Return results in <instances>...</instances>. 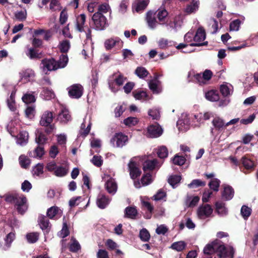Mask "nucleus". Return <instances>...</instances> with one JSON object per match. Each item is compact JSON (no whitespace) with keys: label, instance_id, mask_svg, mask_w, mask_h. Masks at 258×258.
Instances as JSON below:
<instances>
[{"label":"nucleus","instance_id":"nucleus-18","mask_svg":"<svg viewBox=\"0 0 258 258\" xmlns=\"http://www.w3.org/2000/svg\"><path fill=\"white\" fill-rule=\"evenodd\" d=\"M160 83L161 82L158 80V77H155L154 80H151L149 82L150 89L154 93H159L160 92V89L159 87V85Z\"/></svg>","mask_w":258,"mask_h":258},{"label":"nucleus","instance_id":"nucleus-62","mask_svg":"<svg viewBox=\"0 0 258 258\" xmlns=\"http://www.w3.org/2000/svg\"><path fill=\"white\" fill-rule=\"evenodd\" d=\"M15 16L16 18L21 21L26 20L27 17V12L26 11H21L15 13Z\"/></svg>","mask_w":258,"mask_h":258},{"label":"nucleus","instance_id":"nucleus-5","mask_svg":"<svg viewBox=\"0 0 258 258\" xmlns=\"http://www.w3.org/2000/svg\"><path fill=\"white\" fill-rule=\"evenodd\" d=\"M69 96L74 99H79L83 93V87L80 84H74L68 88Z\"/></svg>","mask_w":258,"mask_h":258},{"label":"nucleus","instance_id":"nucleus-3","mask_svg":"<svg viewBox=\"0 0 258 258\" xmlns=\"http://www.w3.org/2000/svg\"><path fill=\"white\" fill-rule=\"evenodd\" d=\"M92 20L93 22L94 28L96 30H103L107 25L106 18L104 15L99 13H95L92 17Z\"/></svg>","mask_w":258,"mask_h":258},{"label":"nucleus","instance_id":"nucleus-60","mask_svg":"<svg viewBox=\"0 0 258 258\" xmlns=\"http://www.w3.org/2000/svg\"><path fill=\"white\" fill-rule=\"evenodd\" d=\"M69 228L66 221L63 222L62 228L61 230V236L65 238L70 234Z\"/></svg>","mask_w":258,"mask_h":258},{"label":"nucleus","instance_id":"nucleus-43","mask_svg":"<svg viewBox=\"0 0 258 258\" xmlns=\"http://www.w3.org/2000/svg\"><path fill=\"white\" fill-rule=\"evenodd\" d=\"M25 116L29 119H32L34 117L35 114V107L33 106H29L26 108Z\"/></svg>","mask_w":258,"mask_h":258},{"label":"nucleus","instance_id":"nucleus-46","mask_svg":"<svg viewBox=\"0 0 258 258\" xmlns=\"http://www.w3.org/2000/svg\"><path fill=\"white\" fill-rule=\"evenodd\" d=\"M205 185L206 182L197 179L193 180L190 183L188 184V187L189 188H196L200 186H205Z\"/></svg>","mask_w":258,"mask_h":258},{"label":"nucleus","instance_id":"nucleus-20","mask_svg":"<svg viewBox=\"0 0 258 258\" xmlns=\"http://www.w3.org/2000/svg\"><path fill=\"white\" fill-rule=\"evenodd\" d=\"M206 38V32L205 29L202 27L198 29L194 37V40L197 42H200L204 41Z\"/></svg>","mask_w":258,"mask_h":258},{"label":"nucleus","instance_id":"nucleus-26","mask_svg":"<svg viewBox=\"0 0 258 258\" xmlns=\"http://www.w3.org/2000/svg\"><path fill=\"white\" fill-rule=\"evenodd\" d=\"M135 74L140 78L145 79L149 74V72L143 67H138L135 70Z\"/></svg>","mask_w":258,"mask_h":258},{"label":"nucleus","instance_id":"nucleus-64","mask_svg":"<svg viewBox=\"0 0 258 258\" xmlns=\"http://www.w3.org/2000/svg\"><path fill=\"white\" fill-rule=\"evenodd\" d=\"M126 80V77H124L122 74H119V75L114 79V81L117 86H120L123 84V83Z\"/></svg>","mask_w":258,"mask_h":258},{"label":"nucleus","instance_id":"nucleus-42","mask_svg":"<svg viewBox=\"0 0 258 258\" xmlns=\"http://www.w3.org/2000/svg\"><path fill=\"white\" fill-rule=\"evenodd\" d=\"M220 183V181L219 179L217 178H214L210 181L208 185L211 189L215 191H218L219 190Z\"/></svg>","mask_w":258,"mask_h":258},{"label":"nucleus","instance_id":"nucleus-61","mask_svg":"<svg viewBox=\"0 0 258 258\" xmlns=\"http://www.w3.org/2000/svg\"><path fill=\"white\" fill-rule=\"evenodd\" d=\"M241 21L239 19L233 21L230 24V30L231 31H238L239 29Z\"/></svg>","mask_w":258,"mask_h":258},{"label":"nucleus","instance_id":"nucleus-55","mask_svg":"<svg viewBox=\"0 0 258 258\" xmlns=\"http://www.w3.org/2000/svg\"><path fill=\"white\" fill-rule=\"evenodd\" d=\"M168 14V12L165 9L159 10L157 14V18L159 21L164 22Z\"/></svg>","mask_w":258,"mask_h":258},{"label":"nucleus","instance_id":"nucleus-54","mask_svg":"<svg viewBox=\"0 0 258 258\" xmlns=\"http://www.w3.org/2000/svg\"><path fill=\"white\" fill-rule=\"evenodd\" d=\"M200 200L198 196H195L193 198H189L186 200V204L188 207H194L197 205Z\"/></svg>","mask_w":258,"mask_h":258},{"label":"nucleus","instance_id":"nucleus-35","mask_svg":"<svg viewBox=\"0 0 258 258\" xmlns=\"http://www.w3.org/2000/svg\"><path fill=\"white\" fill-rule=\"evenodd\" d=\"M158 157L160 158H165L168 156V151L167 147L165 146H162L158 148L157 152Z\"/></svg>","mask_w":258,"mask_h":258},{"label":"nucleus","instance_id":"nucleus-19","mask_svg":"<svg viewBox=\"0 0 258 258\" xmlns=\"http://www.w3.org/2000/svg\"><path fill=\"white\" fill-rule=\"evenodd\" d=\"M138 214V211L136 207L128 206L125 209L124 216L125 217L135 219Z\"/></svg>","mask_w":258,"mask_h":258},{"label":"nucleus","instance_id":"nucleus-2","mask_svg":"<svg viewBox=\"0 0 258 258\" xmlns=\"http://www.w3.org/2000/svg\"><path fill=\"white\" fill-rule=\"evenodd\" d=\"M86 19V16L84 14L78 15L76 18V29L79 32H85L86 38L89 39L92 37V31L90 28L85 25Z\"/></svg>","mask_w":258,"mask_h":258},{"label":"nucleus","instance_id":"nucleus-39","mask_svg":"<svg viewBox=\"0 0 258 258\" xmlns=\"http://www.w3.org/2000/svg\"><path fill=\"white\" fill-rule=\"evenodd\" d=\"M22 99L26 104L33 103L36 101L34 95L33 94L29 93L25 94L23 96Z\"/></svg>","mask_w":258,"mask_h":258},{"label":"nucleus","instance_id":"nucleus-4","mask_svg":"<svg viewBox=\"0 0 258 258\" xmlns=\"http://www.w3.org/2000/svg\"><path fill=\"white\" fill-rule=\"evenodd\" d=\"M128 141V137L122 133H115L110 140V143L113 146L117 148H121L124 146Z\"/></svg>","mask_w":258,"mask_h":258},{"label":"nucleus","instance_id":"nucleus-6","mask_svg":"<svg viewBox=\"0 0 258 258\" xmlns=\"http://www.w3.org/2000/svg\"><path fill=\"white\" fill-rule=\"evenodd\" d=\"M26 203V198L24 196H19L18 194L17 200H16L14 204L16 207V209L19 213L23 215L26 211L27 210Z\"/></svg>","mask_w":258,"mask_h":258},{"label":"nucleus","instance_id":"nucleus-17","mask_svg":"<svg viewBox=\"0 0 258 258\" xmlns=\"http://www.w3.org/2000/svg\"><path fill=\"white\" fill-rule=\"evenodd\" d=\"M218 242V239H216L212 241L211 243H209L206 245L204 248V253L205 254L211 255L215 253L216 243Z\"/></svg>","mask_w":258,"mask_h":258},{"label":"nucleus","instance_id":"nucleus-51","mask_svg":"<svg viewBox=\"0 0 258 258\" xmlns=\"http://www.w3.org/2000/svg\"><path fill=\"white\" fill-rule=\"evenodd\" d=\"M69 249L72 252H77L81 249V245L77 240L74 239L73 242L70 244Z\"/></svg>","mask_w":258,"mask_h":258},{"label":"nucleus","instance_id":"nucleus-21","mask_svg":"<svg viewBox=\"0 0 258 258\" xmlns=\"http://www.w3.org/2000/svg\"><path fill=\"white\" fill-rule=\"evenodd\" d=\"M58 118L61 122L67 123L71 119V116L68 110L63 109L58 113Z\"/></svg>","mask_w":258,"mask_h":258},{"label":"nucleus","instance_id":"nucleus-22","mask_svg":"<svg viewBox=\"0 0 258 258\" xmlns=\"http://www.w3.org/2000/svg\"><path fill=\"white\" fill-rule=\"evenodd\" d=\"M146 20L148 25L150 28H154L155 27L156 20L154 12L150 11L147 13Z\"/></svg>","mask_w":258,"mask_h":258},{"label":"nucleus","instance_id":"nucleus-40","mask_svg":"<svg viewBox=\"0 0 258 258\" xmlns=\"http://www.w3.org/2000/svg\"><path fill=\"white\" fill-rule=\"evenodd\" d=\"M156 162L155 160H148L145 162L143 170L145 172L147 170H153L156 166Z\"/></svg>","mask_w":258,"mask_h":258},{"label":"nucleus","instance_id":"nucleus-45","mask_svg":"<svg viewBox=\"0 0 258 258\" xmlns=\"http://www.w3.org/2000/svg\"><path fill=\"white\" fill-rule=\"evenodd\" d=\"M241 214L244 219H247L251 213V209L248 207L243 205L241 208Z\"/></svg>","mask_w":258,"mask_h":258},{"label":"nucleus","instance_id":"nucleus-29","mask_svg":"<svg viewBox=\"0 0 258 258\" xmlns=\"http://www.w3.org/2000/svg\"><path fill=\"white\" fill-rule=\"evenodd\" d=\"M71 47L70 41L64 40L61 42L58 46L60 51L62 53H67Z\"/></svg>","mask_w":258,"mask_h":258},{"label":"nucleus","instance_id":"nucleus-23","mask_svg":"<svg viewBox=\"0 0 258 258\" xmlns=\"http://www.w3.org/2000/svg\"><path fill=\"white\" fill-rule=\"evenodd\" d=\"M106 189L109 194H114L117 190V184L112 179H109L105 183Z\"/></svg>","mask_w":258,"mask_h":258},{"label":"nucleus","instance_id":"nucleus-31","mask_svg":"<svg viewBox=\"0 0 258 258\" xmlns=\"http://www.w3.org/2000/svg\"><path fill=\"white\" fill-rule=\"evenodd\" d=\"M48 140V138L46 136L42 133H40L37 136H36L35 141L38 144V146H43L46 143Z\"/></svg>","mask_w":258,"mask_h":258},{"label":"nucleus","instance_id":"nucleus-15","mask_svg":"<svg viewBox=\"0 0 258 258\" xmlns=\"http://www.w3.org/2000/svg\"><path fill=\"white\" fill-rule=\"evenodd\" d=\"M109 203V199L107 197L104 195L98 196L97 199V205L99 208L101 209L105 208Z\"/></svg>","mask_w":258,"mask_h":258},{"label":"nucleus","instance_id":"nucleus-36","mask_svg":"<svg viewBox=\"0 0 258 258\" xmlns=\"http://www.w3.org/2000/svg\"><path fill=\"white\" fill-rule=\"evenodd\" d=\"M181 179V177L180 175H173L169 176L168 179V182L174 188L175 186L180 182Z\"/></svg>","mask_w":258,"mask_h":258},{"label":"nucleus","instance_id":"nucleus-41","mask_svg":"<svg viewBox=\"0 0 258 258\" xmlns=\"http://www.w3.org/2000/svg\"><path fill=\"white\" fill-rule=\"evenodd\" d=\"M68 169L63 166L57 167L54 170V174L56 176L62 177L67 174Z\"/></svg>","mask_w":258,"mask_h":258},{"label":"nucleus","instance_id":"nucleus-9","mask_svg":"<svg viewBox=\"0 0 258 258\" xmlns=\"http://www.w3.org/2000/svg\"><path fill=\"white\" fill-rule=\"evenodd\" d=\"M147 133L151 138H158L161 136L163 130L161 126L157 122L150 125L147 128Z\"/></svg>","mask_w":258,"mask_h":258},{"label":"nucleus","instance_id":"nucleus-56","mask_svg":"<svg viewBox=\"0 0 258 258\" xmlns=\"http://www.w3.org/2000/svg\"><path fill=\"white\" fill-rule=\"evenodd\" d=\"M109 9V6L108 4L106 3H104L101 5H99L97 7V12L96 13H99L103 15L104 13H107Z\"/></svg>","mask_w":258,"mask_h":258},{"label":"nucleus","instance_id":"nucleus-14","mask_svg":"<svg viewBox=\"0 0 258 258\" xmlns=\"http://www.w3.org/2000/svg\"><path fill=\"white\" fill-rule=\"evenodd\" d=\"M44 67L48 71H55L59 69L56 63V60L54 58L43 60Z\"/></svg>","mask_w":258,"mask_h":258},{"label":"nucleus","instance_id":"nucleus-27","mask_svg":"<svg viewBox=\"0 0 258 258\" xmlns=\"http://www.w3.org/2000/svg\"><path fill=\"white\" fill-rule=\"evenodd\" d=\"M199 2L192 0V3L188 5L185 10V12L188 14L195 12L199 8Z\"/></svg>","mask_w":258,"mask_h":258},{"label":"nucleus","instance_id":"nucleus-30","mask_svg":"<svg viewBox=\"0 0 258 258\" xmlns=\"http://www.w3.org/2000/svg\"><path fill=\"white\" fill-rule=\"evenodd\" d=\"M240 161L246 169H251L254 168V163L253 161L246 158L245 156L242 157Z\"/></svg>","mask_w":258,"mask_h":258},{"label":"nucleus","instance_id":"nucleus-7","mask_svg":"<svg viewBox=\"0 0 258 258\" xmlns=\"http://www.w3.org/2000/svg\"><path fill=\"white\" fill-rule=\"evenodd\" d=\"M213 210L209 204H205L201 206L198 210L197 213L200 219H205L210 217L213 213Z\"/></svg>","mask_w":258,"mask_h":258},{"label":"nucleus","instance_id":"nucleus-38","mask_svg":"<svg viewBox=\"0 0 258 258\" xmlns=\"http://www.w3.org/2000/svg\"><path fill=\"white\" fill-rule=\"evenodd\" d=\"M139 237L142 241L148 242L150 238V234L146 228H143L140 231Z\"/></svg>","mask_w":258,"mask_h":258},{"label":"nucleus","instance_id":"nucleus-32","mask_svg":"<svg viewBox=\"0 0 258 258\" xmlns=\"http://www.w3.org/2000/svg\"><path fill=\"white\" fill-rule=\"evenodd\" d=\"M186 245L185 242L179 241L173 243L170 247L177 251H181L185 248Z\"/></svg>","mask_w":258,"mask_h":258},{"label":"nucleus","instance_id":"nucleus-16","mask_svg":"<svg viewBox=\"0 0 258 258\" xmlns=\"http://www.w3.org/2000/svg\"><path fill=\"white\" fill-rule=\"evenodd\" d=\"M212 123L215 129L218 131H221L227 127L224 120L219 117L214 118Z\"/></svg>","mask_w":258,"mask_h":258},{"label":"nucleus","instance_id":"nucleus-1","mask_svg":"<svg viewBox=\"0 0 258 258\" xmlns=\"http://www.w3.org/2000/svg\"><path fill=\"white\" fill-rule=\"evenodd\" d=\"M53 120V112L50 111H44L41 116L39 123L45 127L44 132L47 135L52 134L55 128L54 124L52 123Z\"/></svg>","mask_w":258,"mask_h":258},{"label":"nucleus","instance_id":"nucleus-33","mask_svg":"<svg viewBox=\"0 0 258 258\" xmlns=\"http://www.w3.org/2000/svg\"><path fill=\"white\" fill-rule=\"evenodd\" d=\"M120 39L119 38L115 39L110 38L106 40L105 42V46L107 50L112 48L117 43H119Z\"/></svg>","mask_w":258,"mask_h":258},{"label":"nucleus","instance_id":"nucleus-28","mask_svg":"<svg viewBox=\"0 0 258 258\" xmlns=\"http://www.w3.org/2000/svg\"><path fill=\"white\" fill-rule=\"evenodd\" d=\"M69 58L67 54H62L59 56L58 60L56 61V63L59 69L64 68L68 63Z\"/></svg>","mask_w":258,"mask_h":258},{"label":"nucleus","instance_id":"nucleus-11","mask_svg":"<svg viewBox=\"0 0 258 258\" xmlns=\"http://www.w3.org/2000/svg\"><path fill=\"white\" fill-rule=\"evenodd\" d=\"M38 222L41 229L44 232L48 233L51 226L49 225V221L47 218L44 215H41L38 218Z\"/></svg>","mask_w":258,"mask_h":258},{"label":"nucleus","instance_id":"nucleus-37","mask_svg":"<svg viewBox=\"0 0 258 258\" xmlns=\"http://www.w3.org/2000/svg\"><path fill=\"white\" fill-rule=\"evenodd\" d=\"M26 55L30 59H38L40 58V54L38 52V51L32 47L28 49V52H26Z\"/></svg>","mask_w":258,"mask_h":258},{"label":"nucleus","instance_id":"nucleus-58","mask_svg":"<svg viewBox=\"0 0 258 258\" xmlns=\"http://www.w3.org/2000/svg\"><path fill=\"white\" fill-rule=\"evenodd\" d=\"M91 162L98 167L101 166L103 164V160L101 156L94 155L91 160Z\"/></svg>","mask_w":258,"mask_h":258},{"label":"nucleus","instance_id":"nucleus-50","mask_svg":"<svg viewBox=\"0 0 258 258\" xmlns=\"http://www.w3.org/2000/svg\"><path fill=\"white\" fill-rule=\"evenodd\" d=\"M34 157L41 158L45 154L44 147L41 146H37L34 150Z\"/></svg>","mask_w":258,"mask_h":258},{"label":"nucleus","instance_id":"nucleus-53","mask_svg":"<svg viewBox=\"0 0 258 258\" xmlns=\"http://www.w3.org/2000/svg\"><path fill=\"white\" fill-rule=\"evenodd\" d=\"M138 122V119L137 117H128L123 120V123L127 126H131L135 125Z\"/></svg>","mask_w":258,"mask_h":258},{"label":"nucleus","instance_id":"nucleus-10","mask_svg":"<svg viewBox=\"0 0 258 258\" xmlns=\"http://www.w3.org/2000/svg\"><path fill=\"white\" fill-rule=\"evenodd\" d=\"M215 248H216L215 253H217L218 258H226L228 256L227 248L221 240L218 239V242L216 243Z\"/></svg>","mask_w":258,"mask_h":258},{"label":"nucleus","instance_id":"nucleus-25","mask_svg":"<svg viewBox=\"0 0 258 258\" xmlns=\"http://www.w3.org/2000/svg\"><path fill=\"white\" fill-rule=\"evenodd\" d=\"M206 99L211 101H217L219 99V96L217 90H210L208 91L206 94Z\"/></svg>","mask_w":258,"mask_h":258},{"label":"nucleus","instance_id":"nucleus-12","mask_svg":"<svg viewBox=\"0 0 258 258\" xmlns=\"http://www.w3.org/2000/svg\"><path fill=\"white\" fill-rule=\"evenodd\" d=\"M149 2V0H136L133 8L137 12L140 13L146 8Z\"/></svg>","mask_w":258,"mask_h":258},{"label":"nucleus","instance_id":"nucleus-59","mask_svg":"<svg viewBox=\"0 0 258 258\" xmlns=\"http://www.w3.org/2000/svg\"><path fill=\"white\" fill-rule=\"evenodd\" d=\"M133 95L134 97L138 100H140L143 98H146L148 97L147 93L145 91H133Z\"/></svg>","mask_w":258,"mask_h":258},{"label":"nucleus","instance_id":"nucleus-48","mask_svg":"<svg viewBox=\"0 0 258 258\" xmlns=\"http://www.w3.org/2000/svg\"><path fill=\"white\" fill-rule=\"evenodd\" d=\"M185 160L186 159L183 156H179L176 154L173 158V163L175 165L182 166L185 163Z\"/></svg>","mask_w":258,"mask_h":258},{"label":"nucleus","instance_id":"nucleus-49","mask_svg":"<svg viewBox=\"0 0 258 258\" xmlns=\"http://www.w3.org/2000/svg\"><path fill=\"white\" fill-rule=\"evenodd\" d=\"M34 71L30 69L26 70L22 73V78L26 80H30V79L34 78Z\"/></svg>","mask_w":258,"mask_h":258},{"label":"nucleus","instance_id":"nucleus-24","mask_svg":"<svg viewBox=\"0 0 258 258\" xmlns=\"http://www.w3.org/2000/svg\"><path fill=\"white\" fill-rule=\"evenodd\" d=\"M216 211L219 215H225L227 214V209L225 207V204L221 202H217L215 203Z\"/></svg>","mask_w":258,"mask_h":258},{"label":"nucleus","instance_id":"nucleus-52","mask_svg":"<svg viewBox=\"0 0 258 258\" xmlns=\"http://www.w3.org/2000/svg\"><path fill=\"white\" fill-rule=\"evenodd\" d=\"M39 234L37 232L30 233L26 235L28 241L30 243H35L38 240Z\"/></svg>","mask_w":258,"mask_h":258},{"label":"nucleus","instance_id":"nucleus-63","mask_svg":"<svg viewBox=\"0 0 258 258\" xmlns=\"http://www.w3.org/2000/svg\"><path fill=\"white\" fill-rule=\"evenodd\" d=\"M20 164L23 168H27L30 165V160L29 158L26 157H20Z\"/></svg>","mask_w":258,"mask_h":258},{"label":"nucleus","instance_id":"nucleus-44","mask_svg":"<svg viewBox=\"0 0 258 258\" xmlns=\"http://www.w3.org/2000/svg\"><path fill=\"white\" fill-rule=\"evenodd\" d=\"M152 181V175L150 173L144 174L141 179V182L144 186L150 184Z\"/></svg>","mask_w":258,"mask_h":258},{"label":"nucleus","instance_id":"nucleus-13","mask_svg":"<svg viewBox=\"0 0 258 258\" xmlns=\"http://www.w3.org/2000/svg\"><path fill=\"white\" fill-rule=\"evenodd\" d=\"M234 194V190L232 187L227 185L224 188V190L222 192V197L224 200L229 201L233 198Z\"/></svg>","mask_w":258,"mask_h":258},{"label":"nucleus","instance_id":"nucleus-57","mask_svg":"<svg viewBox=\"0 0 258 258\" xmlns=\"http://www.w3.org/2000/svg\"><path fill=\"white\" fill-rule=\"evenodd\" d=\"M49 9L52 11L60 10L61 7L59 2L57 0H51L49 5Z\"/></svg>","mask_w":258,"mask_h":258},{"label":"nucleus","instance_id":"nucleus-34","mask_svg":"<svg viewBox=\"0 0 258 258\" xmlns=\"http://www.w3.org/2000/svg\"><path fill=\"white\" fill-rule=\"evenodd\" d=\"M15 238V234L14 232H10L8 234L5 239L6 247L4 248V250H7L11 246V243Z\"/></svg>","mask_w":258,"mask_h":258},{"label":"nucleus","instance_id":"nucleus-8","mask_svg":"<svg viewBox=\"0 0 258 258\" xmlns=\"http://www.w3.org/2000/svg\"><path fill=\"white\" fill-rule=\"evenodd\" d=\"M128 167L130 175L132 179L135 180L141 175L142 171L138 167V165L136 161H130L128 164Z\"/></svg>","mask_w":258,"mask_h":258},{"label":"nucleus","instance_id":"nucleus-47","mask_svg":"<svg viewBox=\"0 0 258 258\" xmlns=\"http://www.w3.org/2000/svg\"><path fill=\"white\" fill-rule=\"evenodd\" d=\"M58 208L53 206L49 208L47 211V216L50 219H53L58 212Z\"/></svg>","mask_w":258,"mask_h":258}]
</instances>
